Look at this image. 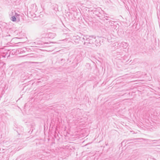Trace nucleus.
Returning <instances> with one entry per match:
<instances>
[{
    "mask_svg": "<svg viewBox=\"0 0 160 160\" xmlns=\"http://www.w3.org/2000/svg\"><path fill=\"white\" fill-rule=\"evenodd\" d=\"M15 130L17 131V133H18V135H19L22 134V131H20V130L18 128H17Z\"/></svg>",
    "mask_w": 160,
    "mask_h": 160,
    "instance_id": "nucleus-11",
    "label": "nucleus"
},
{
    "mask_svg": "<svg viewBox=\"0 0 160 160\" xmlns=\"http://www.w3.org/2000/svg\"><path fill=\"white\" fill-rule=\"evenodd\" d=\"M9 54L8 56V57H9L10 54L13 55V53H12V52L11 51H10V50H9Z\"/></svg>",
    "mask_w": 160,
    "mask_h": 160,
    "instance_id": "nucleus-15",
    "label": "nucleus"
},
{
    "mask_svg": "<svg viewBox=\"0 0 160 160\" xmlns=\"http://www.w3.org/2000/svg\"><path fill=\"white\" fill-rule=\"evenodd\" d=\"M37 6L35 4H32L30 6V8L32 9L31 10L34 11L36 10V8Z\"/></svg>",
    "mask_w": 160,
    "mask_h": 160,
    "instance_id": "nucleus-9",
    "label": "nucleus"
},
{
    "mask_svg": "<svg viewBox=\"0 0 160 160\" xmlns=\"http://www.w3.org/2000/svg\"><path fill=\"white\" fill-rule=\"evenodd\" d=\"M79 39V40H81L82 39L83 40L85 41L84 42L83 44L85 45L88 46L89 44L92 45L93 44L94 42L96 40V37L94 36H88V35H82L81 37L77 36V39Z\"/></svg>",
    "mask_w": 160,
    "mask_h": 160,
    "instance_id": "nucleus-1",
    "label": "nucleus"
},
{
    "mask_svg": "<svg viewBox=\"0 0 160 160\" xmlns=\"http://www.w3.org/2000/svg\"><path fill=\"white\" fill-rule=\"evenodd\" d=\"M96 40L94 42L93 44H94L97 46H99L101 45L100 40L98 38L96 37Z\"/></svg>",
    "mask_w": 160,
    "mask_h": 160,
    "instance_id": "nucleus-5",
    "label": "nucleus"
},
{
    "mask_svg": "<svg viewBox=\"0 0 160 160\" xmlns=\"http://www.w3.org/2000/svg\"><path fill=\"white\" fill-rule=\"evenodd\" d=\"M9 50L2 49L1 50V54L0 56L1 55L3 58H5L6 56L8 57V55L9 54Z\"/></svg>",
    "mask_w": 160,
    "mask_h": 160,
    "instance_id": "nucleus-3",
    "label": "nucleus"
},
{
    "mask_svg": "<svg viewBox=\"0 0 160 160\" xmlns=\"http://www.w3.org/2000/svg\"><path fill=\"white\" fill-rule=\"evenodd\" d=\"M93 13L95 14L96 15L98 16L100 14V12L98 10H95L93 11Z\"/></svg>",
    "mask_w": 160,
    "mask_h": 160,
    "instance_id": "nucleus-12",
    "label": "nucleus"
},
{
    "mask_svg": "<svg viewBox=\"0 0 160 160\" xmlns=\"http://www.w3.org/2000/svg\"><path fill=\"white\" fill-rule=\"evenodd\" d=\"M84 57V54L82 52H81L78 53L76 57V59L78 62H80L83 59Z\"/></svg>",
    "mask_w": 160,
    "mask_h": 160,
    "instance_id": "nucleus-2",
    "label": "nucleus"
},
{
    "mask_svg": "<svg viewBox=\"0 0 160 160\" xmlns=\"http://www.w3.org/2000/svg\"><path fill=\"white\" fill-rule=\"evenodd\" d=\"M160 140V139L158 140H150V142L153 141H159Z\"/></svg>",
    "mask_w": 160,
    "mask_h": 160,
    "instance_id": "nucleus-18",
    "label": "nucleus"
},
{
    "mask_svg": "<svg viewBox=\"0 0 160 160\" xmlns=\"http://www.w3.org/2000/svg\"><path fill=\"white\" fill-rule=\"evenodd\" d=\"M15 15L11 17V20L13 22L16 21V19L18 18V16L19 15L17 13H15Z\"/></svg>",
    "mask_w": 160,
    "mask_h": 160,
    "instance_id": "nucleus-6",
    "label": "nucleus"
},
{
    "mask_svg": "<svg viewBox=\"0 0 160 160\" xmlns=\"http://www.w3.org/2000/svg\"><path fill=\"white\" fill-rule=\"evenodd\" d=\"M53 9L56 11H58V6L57 5H56L54 8Z\"/></svg>",
    "mask_w": 160,
    "mask_h": 160,
    "instance_id": "nucleus-13",
    "label": "nucleus"
},
{
    "mask_svg": "<svg viewBox=\"0 0 160 160\" xmlns=\"http://www.w3.org/2000/svg\"><path fill=\"white\" fill-rule=\"evenodd\" d=\"M11 51L12 52V53H13V55L15 53V50H12Z\"/></svg>",
    "mask_w": 160,
    "mask_h": 160,
    "instance_id": "nucleus-17",
    "label": "nucleus"
},
{
    "mask_svg": "<svg viewBox=\"0 0 160 160\" xmlns=\"http://www.w3.org/2000/svg\"><path fill=\"white\" fill-rule=\"evenodd\" d=\"M129 141V140H127V142L128 141Z\"/></svg>",
    "mask_w": 160,
    "mask_h": 160,
    "instance_id": "nucleus-21",
    "label": "nucleus"
},
{
    "mask_svg": "<svg viewBox=\"0 0 160 160\" xmlns=\"http://www.w3.org/2000/svg\"><path fill=\"white\" fill-rule=\"evenodd\" d=\"M104 18H105V19L107 20L108 22H109V24L111 26H112L114 25V23H116L115 21H111L110 20H109L108 19H107L105 17H104Z\"/></svg>",
    "mask_w": 160,
    "mask_h": 160,
    "instance_id": "nucleus-8",
    "label": "nucleus"
},
{
    "mask_svg": "<svg viewBox=\"0 0 160 160\" xmlns=\"http://www.w3.org/2000/svg\"><path fill=\"white\" fill-rule=\"evenodd\" d=\"M4 39L6 40L8 42H10L12 39V37L9 34L4 36Z\"/></svg>",
    "mask_w": 160,
    "mask_h": 160,
    "instance_id": "nucleus-4",
    "label": "nucleus"
},
{
    "mask_svg": "<svg viewBox=\"0 0 160 160\" xmlns=\"http://www.w3.org/2000/svg\"><path fill=\"white\" fill-rule=\"evenodd\" d=\"M56 35L55 33L49 32L48 34L47 37L49 38L52 39L54 38Z\"/></svg>",
    "mask_w": 160,
    "mask_h": 160,
    "instance_id": "nucleus-7",
    "label": "nucleus"
},
{
    "mask_svg": "<svg viewBox=\"0 0 160 160\" xmlns=\"http://www.w3.org/2000/svg\"><path fill=\"white\" fill-rule=\"evenodd\" d=\"M44 44H48V42H45L44 43Z\"/></svg>",
    "mask_w": 160,
    "mask_h": 160,
    "instance_id": "nucleus-20",
    "label": "nucleus"
},
{
    "mask_svg": "<svg viewBox=\"0 0 160 160\" xmlns=\"http://www.w3.org/2000/svg\"><path fill=\"white\" fill-rule=\"evenodd\" d=\"M18 52L21 53H22L24 52L22 50V48L19 49L18 50Z\"/></svg>",
    "mask_w": 160,
    "mask_h": 160,
    "instance_id": "nucleus-14",
    "label": "nucleus"
},
{
    "mask_svg": "<svg viewBox=\"0 0 160 160\" xmlns=\"http://www.w3.org/2000/svg\"><path fill=\"white\" fill-rule=\"evenodd\" d=\"M32 63H37V62H32Z\"/></svg>",
    "mask_w": 160,
    "mask_h": 160,
    "instance_id": "nucleus-19",
    "label": "nucleus"
},
{
    "mask_svg": "<svg viewBox=\"0 0 160 160\" xmlns=\"http://www.w3.org/2000/svg\"><path fill=\"white\" fill-rule=\"evenodd\" d=\"M22 49L23 51L24 52H25L26 51H27V48H25L24 47L22 48Z\"/></svg>",
    "mask_w": 160,
    "mask_h": 160,
    "instance_id": "nucleus-16",
    "label": "nucleus"
},
{
    "mask_svg": "<svg viewBox=\"0 0 160 160\" xmlns=\"http://www.w3.org/2000/svg\"><path fill=\"white\" fill-rule=\"evenodd\" d=\"M127 46V43L125 42H123L121 43L120 45V47H123V48H125Z\"/></svg>",
    "mask_w": 160,
    "mask_h": 160,
    "instance_id": "nucleus-10",
    "label": "nucleus"
}]
</instances>
